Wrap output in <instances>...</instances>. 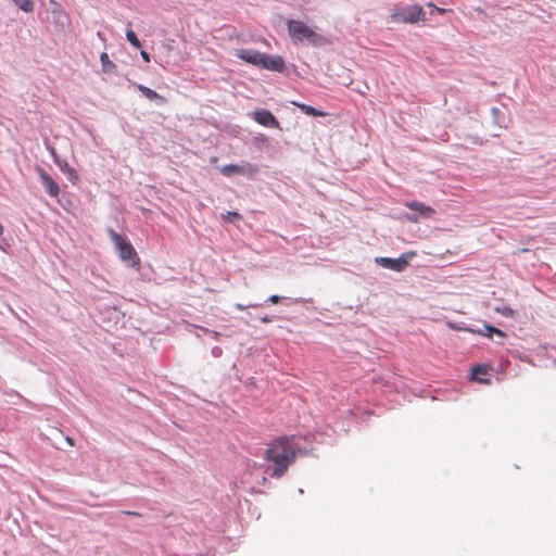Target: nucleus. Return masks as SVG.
Returning a JSON list of instances; mask_svg holds the SVG:
<instances>
[{
	"mask_svg": "<svg viewBox=\"0 0 556 556\" xmlns=\"http://www.w3.org/2000/svg\"><path fill=\"white\" fill-rule=\"evenodd\" d=\"M261 320H262V323H264V324H267V323H270V321H271V319H270L268 316L262 317V319H261Z\"/></svg>",
	"mask_w": 556,
	"mask_h": 556,
	"instance_id": "obj_28",
	"label": "nucleus"
},
{
	"mask_svg": "<svg viewBox=\"0 0 556 556\" xmlns=\"http://www.w3.org/2000/svg\"><path fill=\"white\" fill-rule=\"evenodd\" d=\"M235 307H236L237 309H239V311H243V309H245L248 306L242 305V304H240V303H237V304L235 305Z\"/></svg>",
	"mask_w": 556,
	"mask_h": 556,
	"instance_id": "obj_25",
	"label": "nucleus"
},
{
	"mask_svg": "<svg viewBox=\"0 0 556 556\" xmlns=\"http://www.w3.org/2000/svg\"><path fill=\"white\" fill-rule=\"evenodd\" d=\"M416 256V252L409 251L403 253L399 258L377 257L375 261L378 265L392 269L394 271H403L409 263V260Z\"/></svg>",
	"mask_w": 556,
	"mask_h": 556,
	"instance_id": "obj_5",
	"label": "nucleus"
},
{
	"mask_svg": "<svg viewBox=\"0 0 556 556\" xmlns=\"http://www.w3.org/2000/svg\"><path fill=\"white\" fill-rule=\"evenodd\" d=\"M15 5H17L22 11L26 13H30L35 9V4L33 0H11Z\"/></svg>",
	"mask_w": 556,
	"mask_h": 556,
	"instance_id": "obj_14",
	"label": "nucleus"
},
{
	"mask_svg": "<svg viewBox=\"0 0 556 556\" xmlns=\"http://www.w3.org/2000/svg\"><path fill=\"white\" fill-rule=\"evenodd\" d=\"M135 86L147 99L151 101H157L161 104L166 102V99L163 96L159 94L156 91L150 89L149 87L140 84H136Z\"/></svg>",
	"mask_w": 556,
	"mask_h": 556,
	"instance_id": "obj_12",
	"label": "nucleus"
},
{
	"mask_svg": "<svg viewBox=\"0 0 556 556\" xmlns=\"http://www.w3.org/2000/svg\"><path fill=\"white\" fill-rule=\"evenodd\" d=\"M109 235L118 251L119 257L123 261H131L132 265H138L139 257L130 242L126 241L118 232L112 228L109 229Z\"/></svg>",
	"mask_w": 556,
	"mask_h": 556,
	"instance_id": "obj_4",
	"label": "nucleus"
},
{
	"mask_svg": "<svg viewBox=\"0 0 556 556\" xmlns=\"http://www.w3.org/2000/svg\"><path fill=\"white\" fill-rule=\"evenodd\" d=\"M296 105L301 109L302 112H304L307 115H311V116H323L324 115V113L319 112L318 110H316L313 106H309L306 104H296Z\"/></svg>",
	"mask_w": 556,
	"mask_h": 556,
	"instance_id": "obj_18",
	"label": "nucleus"
},
{
	"mask_svg": "<svg viewBox=\"0 0 556 556\" xmlns=\"http://www.w3.org/2000/svg\"><path fill=\"white\" fill-rule=\"evenodd\" d=\"M125 514L130 516H140V514L137 511H125Z\"/></svg>",
	"mask_w": 556,
	"mask_h": 556,
	"instance_id": "obj_29",
	"label": "nucleus"
},
{
	"mask_svg": "<svg viewBox=\"0 0 556 556\" xmlns=\"http://www.w3.org/2000/svg\"><path fill=\"white\" fill-rule=\"evenodd\" d=\"M258 67L281 73L286 68L285 60L280 55H269L262 53Z\"/></svg>",
	"mask_w": 556,
	"mask_h": 556,
	"instance_id": "obj_8",
	"label": "nucleus"
},
{
	"mask_svg": "<svg viewBox=\"0 0 556 556\" xmlns=\"http://www.w3.org/2000/svg\"><path fill=\"white\" fill-rule=\"evenodd\" d=\"M390 17L392 22L403 24H415L419 21L426 22L425 12L419 4L408 5L400 11H395Z\"/></svg>",
	"mask_w": 556,
	"mask_h": 556,
	"instance_id": "obj_3",
	"label": "nucleus"
},
{
	"mask_svg": "<svg viewBox=\"0 0 556 556\" xmlns=\"http://www.w3.org/2000/svg\"><path fill=\"white\" fill-rule=\"evenodd\" d=\"M280 300H281V298H280L279 295H276V294L270 295V296L268 298V301H269L271 304H277V303H279V302H280Z\"/></svg>",
	"mask_w": 556,
	"mask_h": 556,
	"instance_id": "obj_22",
	"label": "nucleus"
},
{
	"mask_svg": "<svg viewBox=\"0 0 556 556\" xmlns=\"http://www.w3.org/2000/svg\"><path fill=\"white\" fill-rule=\"evenodd\" d=\"M128 28L126 30V38L127 40L135 47V48H140L141 47V42L140 40L138 39L137 35L135 34V31L131 29V23L128 22Z\"/></svg>",
	"mask_w": 556,
	"mask_h": 556,
	"instance_id": "obj_15",
	"label": "nucleus"
},
{
	"mask_svg": "<svg viewBox=\"0 0 556 556\" xmlns=\"http://www.w3.org/2000/svg\"><path fill=\"white\" fill-rule=\"evenodd\" d=\"M203 330H204L205 332H207V333H211L215 339H217V338H218V336H219V333H218V332H216V331H212V330L204 329V328H203Z\"/></svg>",
	"mask_w": 556,
	"mask_h": 556,
	"instance_id": "obj_24",
	"label": "nucleus"
},
{
	"mask_svg": "<svg viewBox=\"0 0 556 556\" xmlns=\"http://www.w3.org/2000/svg\"><path fill=\"white\" fill-rule=\"evenodd\" d=\"M262 53L263 52L253 49H236L233 52L235 56L238 59L257 67L262 58Z\"/></svg>",
	"mask_w": 556,
	"mask_h": 556,
	"instance_id": "obj_9",
	"label": "nucleus"
},
{
	"mask_svg": "<svg viewBox=\"0 0 556 556\" xmlns=\"http://www.w3.org/2000/svg\"><path fill=\"white\" fill-rule=\"evenodd\" d=\"M300 446L292 438L279 437L273 440L265 450L264 459L273 465L270 477L281 478L295 462Z\"/></svg>",
	"mask_w": 556,
	"mask_h": 556,
	"instance_id": "obj_1",
	"label": "nucleus"
},
{
	"mask_svg": "<svg viewBox=\"0 0 556 556\" xmlns=\"http://www.w3.org/2000/svg\"><path fill=\"white\" fill-rule=\"evenodd\" d=\"M287 29L291 40L295 43L306 41L313 47H323L328 45V39L311 28L307 24L298 20H288Z\"/></svg>",
	"mask_w": 556,
	"mask_h": 556,
	"instance_id": "obj_2",
	"label": "nucleus"
},
{
	"mask_svg": "<svg viewBox=\"0 0 556 556\" xmlns=\"http://www.w3.org/2000/svg\"><path fill=\"white\" fill-rule=\"evenodd\" d=\"M427 5H428L429 8H432V9H435V7H437V5H435L434 3H432V2H429Z\"/></svg>",
	"mask_w": 556,
	"mask_h": 556,
	"instance_id": "obj_30",
	"label": "nucleus"
},
{
	"mask_svg": "<svg viewBox=\"0 0 556 556\" xmlns=\"http://www.w3.org/2000/svg\"><path fill=\"white\" fill-rule=\"evenodd\" d=\"M488 333L485 336L491 337L492 333H495L502 338H505L506 334L501 329L495 328L494 326H485Z\"/></svg>",
	"mask_w": 556,
	"mask_h": 556,
	"instance_id": "obj_20",
	"label": "nucleus"
},
{
	"mask_svg": "<svg viewBox=\"0 0 556 556\" xmlns=\"http://www.w3.org/2000/svg\"><path fill=\"white\" fill-rule=\"evenodd\" d=\"M253 117L260 125L271 128L279 127V122L268 110H257L253 113Z\"/></svg>",
	"mask_w": 556,
	"mask_h": 556,
	"instance_id": "obj_10",
	"label": "nucleus"
},
{
	"mask_svg": "<svg viewBox=\"0 0 556 556\" xmlns=\"http://www.w3.org/2000/svg\"><path fill=\"white\" fill-rule=\"evenodd\" d=\"M434 10H435L438 13H440V14H443V13H445V12H446V10H445V9H443V8H439V7H435V9H434Z\"/></svg>",
	"mask_w": 556,
	"mask_h": 556,
	"instance_id": "obj_27",
	"label": "nucleus"
},
{
	"mask_svg": "<svg viewBox=\"0 0 556 556\" xmlns=\"http://www.w3.org/2000/svg\"><path fill=\"white\" fill-rule=\"evenodd\" d=\"M405 206L418 214L408 215L407 219L412 223H418L420 218L431 219L435 215V210L422 202L419 201H410L406 202Z\"/></svg>",
	"mask_w": 556,
	"mask_h": 556,
	"instance_id": "obj_6",
	"label": "nucleus"
},
{
	"mask_svg": "<svg viewBox=\"0 0 556 556\" xmlns=\"http://www.w3.org/2000/svg\"><path fill=\"white\" fill-rule=\"evenodd\" d=\"M38 174H39L40 180H41L42 185L45 186L49 195L52 198H58L59 193H60V187L54 181V179L48 173H46L43 169H39Z\"/></svg>",
	"mask_w": 556,
	"mask_h": 556,
	"instance_id": "obj_11",
	"label": "nucleus"
},
{
	"mask_svg": "<svg viewBox=\"0 0 556 556\" xmlns=\"http://www.w3.org/2000/svg\"><path fill=\"white\" fill-rule=\"evenodd\" d=\"M100 61L104 72L109 73L115 68V64L110 60L108 53L103 52L100 55Z\"/></svg>",
	"mask_w": 556,
	"mask_h": 556,
	"instance_id": "obj_16",
	"label": "nucleus"
},
{
	"mask_svg": "<svg viewBox=\"0 0 556 556\" xmlns=\"http://www.w3.org/2000/svg\"><path fill=\"white\" fill-rule=\"evenodd\" d=\"M59 13H60L62 16L66 17V15L64 14V12H63L62 10H59Z\"/></svg>",
	"mask_w": 556,
	"mask_h": 556,
	"instance_id": "obj_31",
	"label": "nucleus"
},
{
	"mask_svg": "<svg viewBox=\"0 0 556 556\" xmlns=\"http://www.w3.org/2000/svg\"><path fill=\"white\" fill-rule=\"evenodd\" d=\"M257 166L250 163L244 165L228 164L220 168V173L225 176H231L236 174L252 177L257 173Z\"/></svg>",
	"mask_w": 556,
	"mask_h": 556,
	"instance_id": "obj_7",
	"label": "nucleus"
},
{
	"mask_svg": "<svg viewBox=\"0 0 556 556\" xmlns=\"http://www.w3.org/2000/svg\"><path fill=\"white\" fill-rule=\"evenodd\" d=\"M224 218L228 222H235L237 219H240L241 215L238 212H227V214L224 215Z\"/></svg>",
	"mask_w": 556,
	"mask_h": 556,
	"instance_id": "obj_21",
	"label": "nucleus"
},
{
	"mask_svg": "<svg viewBox=\"0 0 556 556\" xmlns=\"http://www.w3.org/2000/svg\"><path fill=\"white\" fill-rule=\"evenodd\" d=\"M50 152L52 154V156L54 157V161L55 163L60 166L61 170L68 174L70 176H73V177H77V174H76V170L72 167L68 166V164L66 162H64V164H62L59 160H58V155L55 153V150L54 148H51L50 149Z\"/></svg>",
	"mask_w": 556,
	"mask_h": 556,
	"instance_id": "obj_13",
	"label": "nucleus"
},
{
	"mask_svg": "<svg viewBox=\"0 0 556 556\" xmlns=\"http://www.w3.org/2000/svg\"><path fill=\"white\" fill-rule=\"evenodd\" d=\"M495 312L505 317H514L515 315V311L509 306H497L495 307Z\"/></svg>",
	"mask_w": 556,
	"mask_h": 556,
	"instance_id": "obj_19",
	"label": "nucleus"
},
{
	"mask_svg": "<svg viewBox=\"0 0 556 556\" xmlns=\"http://www.w3.org/2000/svg\"><path fill=\"white\" fill-rule=\"evenodd\" d=\"M140 54L144 62H150V54L147 51L142 50Z\"/></svg>",
	"mask_w": 556,
	"mask_h": 556,
	"instance_id": "obj_23",
	"label": "nucleus"
},
{
	"mask_svg": "<svg viewBox=\"0 0 556 556\" xmlns=\"http://www.w3.org/2000/svg\"><path fill=\"white\" fill-rule=\"evenodd\" d=\"M486 374V367L482 365L475 366L471 369V378L475 380H478L479 382H484V380L479 378V375H485Z\"/></svg>",
	"mask_w": 556,
	"mask_h": 556,
	"instance_id": "obj_17",
	"label": "nucleus"
},
{
	"mask_svg": "<svg viewBox=\"0 0 556 556\" xmlns=\"http://www.w3.org/2000/svg\"><path fill=\"white\" fill-rule=\"evenodd\" d=\"M65 441L71 445L74 446V440L71 437H66Z\"/></svg>",
	"mask_w": 556,
	"mask_h": 556,
	"instance_id": "obj_26",
	"label": "nucleus"
}]
</instances>
